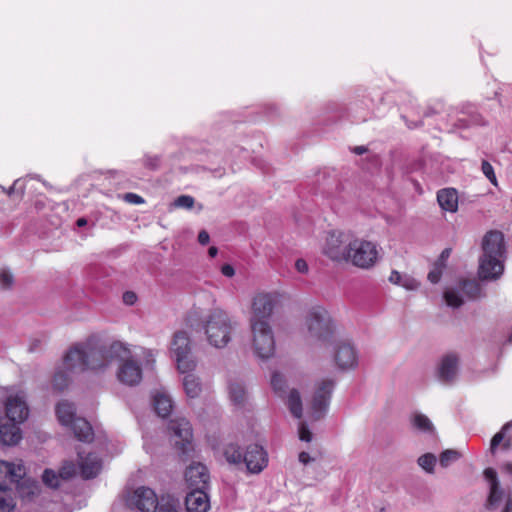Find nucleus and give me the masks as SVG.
<instances>
[{"label":"nucleus","instance_id":"1","mask_svg":"<svg viewBox=\"0 0 512 512\" xmlns=\"http://www.w3.org/2000/svg\"><path fill=\"white\" fill-rule=\"evenodd\" d=\"M129 348L120 341L104 344L97 336H90L85 341L72 346L64 356L65 368L73 373L84 371L104 372L116 359H124Z\"/></svg>","mask_w":512,"mask_h":512},{"label":"nucleus","instance_id":"2","mask_svg":"<svg viewBox=\"0 0 512 512\" xmlns=\"http://www.w3.org/2000/svg\"><path fill=\"white\" fill-rule=\"evenodd\" d=\"M506 249L504 236L499 231H489L482 240V255L479 258L478 275L481 280L495 281L504 272Z\"/></svg>","mask_w":512,"mask_h":512},{"label":"nucleus","instance_id":"3","mask_svg":"<svg viewBox=\"0 0 512 512\" xmlns=\"http://www.w3.org/2000/svg\"><path fill=\"white\" fill-rule=\"evenodd\" d=\"M235 323L228 313L222 309L215 308L205 317L203 330L207 342L215 348H224L232 337Z\"/></svg>","mask_w":512,"mask_h":512},{"label":"nucleus","instance_id":"4","mask_svg":"<svg viewBox=\"0 0 512 512\" xmlns=\"http://www.w3.org/2000/svg\"><path fill=\"white\" fill-rule=\"evenodd\" d=\"M307 337L313 342L329 343L335 333V323L329 312L322 306H315L308 310L305 316Z\"/></svg>","mask_w":512,"mask_h":512},{"label":"nucleus","instance_id":"5","mask_svg":"<svg viewBox=\"0 0 512 512\" xmlns=\"http://www.w3.org/2000/svg\"><path fill=\"white\" fill-rule=\"evenodd\" d=\"M380 251L381 249L375 242L353 237L346 263L360 269H370L380 259Z\"/></svg>","mask_w":512,"mask_h":512},{"label":"nucleus","instance_id":"6","mask_svg":"<svg viewBox=\"0 0 512 512\" xmlns=\"http://www.w3.org/2000/svg\"><path fill=\"white\" fill-rule=\"evenodd\" d=\"M56 416L63 426H70L75 437L79 441L90 442L93 440V429L90 423L81 417L75 416L73 403L61 401L56 406Z\"/></svg>","mask_w":512,"mask_h":512},{"label":"nucleus","instance_id":"7","mask_svg":"<svg viewBox=\"0 0 512 512\" xmlns=\"http://www.w3.org/2000/svg\"><path fill=\"white\" fill-rule=\"evenodd\" d=\"M170 353L175 359L180 373L192 372L197 366L192 355V342L187 331L178 330L173 334L170 343Z\"/></svg>","mask_w":512,"mask_h":512},{"label":"nucleus","instance_id":"8","mask_svg":"<svg viewBox=\"0 0 512 512\" xmlns=\"http://www.w3.org/2000/svg\"><path fill=\"white\" fill-rule=\"evenodd\" d=\"M484 477L489 484V495L486 507L489 510H501V512H512V494L510 490H504L493 468L484 470Z\"/></svg>","mask_w":512,"mask_h":512},{"label":"nucleus","instance_id":"9","mask_svg":"<svg viewBox=\"0 0 512 512\" xmlns=\"http://www.w3.org/2000/svg\"><path fill=\"white\" fill-rule=\"evenodd\" d=\"M251 346L254 354L261 359H268L275 352V338L269 323L250 324Z\"/></svg>","mask_w":512,"mask_h":512},{"label":"nucleus","instance_id":"10","mask_svg":"<svg viewBox=\"0 0 512 512\" xmlns=\"http://www.w3.org/2000/svg\"><path fill=\"white\" fill-rule=\"evenodd\" d=\"M352 238L353 236L343 232H330L322 246V253L333 262L346 263Z\"/></svg>","mask_w":512,"mask_h":512},{"label":"nucleus","instance_id":"11","mask_svg":"<svg viewBox=\"0 0 512 512\" xmlns=\"http://www.w3.org/2000/svg\"><path fill=\"white\" fill-rule=\"evenodd\" d=\"M476 299L482 296V288L475 279L462 280L456 287L447 288L444 299L448 306L458 308L464 303L463 297Z\"/></svg>","mask_w":512,"mask_h":512},{"label":"nucleus","instance_id":"12","mask_svg":"<svg viewBox=\"0 0 512 512\" xmlns=\"http://www.w3.org/2000/svg\"><path fill=\"white\" fill-rule=\"evenodd\" d=\"M4 407L7 419L15 423H23L30 413L27 396L21 390L11 391L6 397Z\"/></svg>","mask_w":512,"mask_h":512},{"label":"nucleus","instance_id":"13","mask_svg":"<svg viewBox=\"0 0 512 512\" xmlns=\"http://www.w3.org/2000/svg\"><path fill=\"white\" fill-rule=\"evenodd\" d=\"M276 303L277 296L275 294H256L252 301L250 324L269 323Z\"/></svg>","mask_w":512,"mask_h":512},{"label":"nucleus","instance_id":"14","mask_svg":"<svg viewBox=\"0 0 512 512\" xmlns=\"http://www.w3.org/2000/svg\"><path fill=\"white\" fill-rule=\"evenodd\" d=\"M168 430L171 434V440L180 453L186 454L190 451L192 441V427L185 418L174 419L170 421Z\"/></svg>","mask_w":512,"mask_h":512},{"label":"nucleus","instance_id":"15","mask_svg":"<svg viewBox=\"0 0 512 512\" xmlns=\"http://www.w3.org/2000/svg\"><path fill=\"white\" fill-rule=\"evenodd\" d=\"M130 508L137 509L141 512H155L159 501L156 493L148 487H138L126 499Z\"/></svg>","mask_w":512,"mask_h":512},{"label":"nucleus","instance_id":"16","mask_svg":"<svg viewBox=\"0 0 512 512\" xmlns=\"http://www.w3.org/2000/svg\"><path fill=\"white\" fill-rule=\"evenodd\" d=\"M119 362L117 369L118 380L128 386L138 385L142 380L140 364L131 356V352L124 359H116Z\"/></svg>","mask_w":512,"mask_h":512},{"label":"nucleus","instance_id":"17","mask_svg":"<svg viewBox=\"0 0 512 512\" xmlns=\"http://www.w3.org/2000/svg\"><path fill=\"white\" fill-rule=\"evenodd\" d=\"M334 388V381L326 379L321 381L312 400V416L318 420L322 418L328 408L331 393Z\"/></svg>","mask_w":512,"mask_h":512},{"label":"nucleus","instance_id":"18","mask_svg":"<svg viewBox=\"0 0 512 512\" xmlns=\"http://www.w3.org/2000/svg\"><path fill=\"white\" fill-rule=\"evenodd\" d=\"M268 463L267 453L258 444H251L247 447L243 464L250 473H260Z\"/></svg>","mask_w":512,"mask_h":512},{"label":"nucleus","instance_id":"19","mask_svg":"<svg viewBox=\"0 0 512 512\" xmlns=\"http://www.w3.org/2000/svg\"><path fill=\"white\" fill-rule=\"evenodd\" d=\"M334 360L338 368L342 370L353 369L358 364V354L353 345L341 341L336 345Z\"/></svg>","mask_w":512,"mask_h":512},{"label":"nucleus","instance_id":"20","mask_svg":"<svg viewBox=\"0 0 512 512\" xmlns=\"http://www.w3.org/2000/svg\"><path fill=\"white\" fill-rule=\"evenodd\" d=\"M185 479L190 489L209 488L210 475L207 467L193 462L185 472Z\"/></svg>","mask_w":512,"mask_h":512},{"label":"nucleus","instance_id":"21","mask_svg":"<svg viewBox=\"0 0 512 512\" xmlns=\"http://www.w3.org/2000/svg\"><path fill=\"white\" fill-rule=\"evenodd\" d=\"M459 357L456 353H447L439 361L437 367L438 378L445 383L453 382L458 374Z\"/></svg>","mask_w":512,"mask_h":512},{"label":"nucleus","instance_id":"22","mask_svg":"<svg viewBox=\"0 0 512 512\" xmlns=\"http://www.w3.org/2000/svg\"><path fill=\"white\" fill-rule=\"evenodd\" d=\"M209 488L190 489L185 499L188 512H207L210 501L207 494Z\"/></svg>","mask_w":512,"mask_h":512},{"label":"nucleus","instance_id":"23","mask_svg":"<svg viewBox=\"0 0 512 512\" xmlns=\"http://www.w3.org/2000/svg\"><path fill=\"white\" fill-rule=\"evenodd\" d=\"M449 121L459 129L482 123L481 116L471 106L454 111L449 115Z\"/></svg>","mask_w":512,"mask_h":512},{"label":"nucleus","instance_id":"24","mask_svg":"<svg viewBox=\"0 0 512 512\" xmlns=\"http://www.w3.org/2000/svg\"><path fill=\"white\" fill-rule=\"evenodd\" d=\"M79 469L81 475L84 479H91L96 477L101 468L102 463L101 460L97 457V455L93 453L87 454L85 457L79 452Z\"/></svg>","mask_w":512,"mask_h":512},{"label":"nucleus","instance_id":"25","mask_svg":"<svg viewBox=\"0 0 512 512\" xmlns=\"http://www.w3.org/2000/svg\"><path fill=\"white\" fill-rule=\"evenodd\" d=\"M20 423L0 420V442L4 445H16L21 439Z\"/></svg>","mask_w":512,"mask_h":512},{"label":"nucleus","instance_id":"26","mask_svg":"<svg viewBox=\"0 0 512 512\" xmlns=\"http://www.w3.org/2000/svg\"><path fill=\"white\" fill-rule=\"evenodd\" d=\"M437 201L445 211L453 213L458 209V194L454 188H445L438 191Z\"/></svg>","mask_w":512,"mask_h":512},{"label":"nucleus","instance_id":"27","mask_svg":"<svg viewBox=\"0 0 512 512\" xmlns=\"http://www.w3.org/2000/svg\"><path fill=\"white\" fill-rule=\"evenodd\" d=\"M153 406L158 416L167 417L173 407L171 397L164 391H156L153 393Z\"/></svg>","mask_w":512,"mask_h":512},{"label":"nucleus","instance_id":"28","mask_svg":"<svg viewBox=\"0 0 512 512\" xmlns=\"http://www.w3.org/2000/svg\"><path fill=\"white\" fill-rule=\"evenodd\" d=\"M182 384L186 396L190 399L197 398L202 392L200 379L191 372H186Z\"/></svg>","mask_w":512,"mask_h":512},{"label":"nucleus","instance_id":"29","mask_svg":"<svg viewBox=\"0 0 512 512\" xmlns=\"http://www.w3.org/2000/svg\"><path fill=\"white\" fill-rule=\"evenodd\" d=\"M389 281L393 284L404 287L407 290H416L419 287L417 280L409 275H402L396 270H393L389 276Z\"/></svg>","mask_w":512,"mask_h":512},{"label":"nucleus","instance_id":"30","mask_svg":"<svg viewBox=\"0 0 512 512\" xmlns=\"http://www.w3.org/2000/svg\"><path fill=\"white\" fill-rule=\"evenodd\" d=\"M229 396L234 405L242 406L247 396L244 384L240 381H231L229 383Z\"/></svg>","mask_w":512,"mask_h":512},{"label":"nucleus","instance_id":"31","mask_svg":"<svg viewBox=\"0 0 512 512\" xmlns=\"http://www.w3.org/2000/svg\"><path fill=\"white\" fill-rule=\"evenodd\" d=\"M224 456L227 462L234 465L243 464L244 454L237 444L229 443L224 448Z\"/></svg>","mask_w":512,"mask_h":512},{"label":"nucleus","instance_id":"32","mask_svg":"<svg viewBox=\"0 0 512 512\" xmlns=\"http://www.w3.org/2000/svg\"><path fill=\"white\" fill-rule=\"evenodd\" d=\"M62 366V368L56 370L52 381L54 389L58 391L64 390L70 383L69 370L65 368L63 363ZM70 373L72 372L70 371Z\"/></svg>","mask_w":512,"mask_h":512},{"label":"nucleus","instance_id":"33","mask_svg":"<svg viewBox=\"0 0 512 512\" xmlns=\"http://www.w3.org/2000/svg\"><path fill=\"white\" fill-rule=\"evenodd\" d=\"M287 404L291 414L295 418H301L302 416V402L300 394L297 390L292 389L288 395Z\"/></svg>","mask_w":512,"mask_h":512},{"label":"nucleus","instance_id":"34","mask_svg":"<svg viewBox=\"0 0 512 512\" xmlns=\"http://www.w3.org/2000/svg\"><path fill=\"white\" fill-rule=\"evenodd\" d=\"M412 425L422 432H433L434 427L430 419L421 413H415L411 418Z\"/></svg>","mask_w":512,"mask_h":512},{"label":"nucleus","instance_id":"35","mask_svg":"<svg viewBox=\"0 0 512 512\" xmlns=\"http://www.w3.org/2000/svg\"><path fill=\"white\" fill-rule=\"evenodd\" d=\"M414 114L415 117H413V119H409L410 114L401 115L409 129L421 127L423 125V118L430 116L432 112L430 110H426L423 114H421L420 112L416 111Z\"/></svg>","mask_w":512,"mask_h":512},{"label":"nucleus","instance_id":"36","mask_svg":"<svg viewBox=\"0 0 512 512\" xmlns=\"http://www.w3.org/2000/svg\"><path fill=\"white\" fill-rule=\"evenodd\" d=\"M62 480L60 473L52 469H45L42 474L43 483L50 488H58Z\"/></svg>","mask_w":512,"mask_h":512},{"label":"nucleus","instance_id":"37","mask_svg":"<svg viewBox=\"0 0 512 512\" xmlns=\"http://www.w3.org/2000/svg\"><path fill=\"white\" fill-rule=\"evenodd\" d=\"M436 462H437V458L432 453L423 454L417 460L418 465L427 473L434 472V467L436 465Z\"/></svg>","mask_w":512,"mask_h":512},{"label":"nucleus","instance_id":"38","mask_svg":"<svg viewBox=\"0 0 512 512\" xmlns=\"http://www.w3.org/2000/svg\"><path fill=\"white\" fill-rule=\"evenodd\" d=\"M460 458V453L456 450L448 449L440 454V465L442 467H448L453 462Z\"/></svg>","mask_w":512,"mask_h":512},{"label":"nucleus","instance_id":"39","mask_svg":"<svg viewBox=\"0 0 512 512\" xmlns=\"http://www.w3.org/2000/svg\"><path fill=\"white\" fill-rule=\"evenodd\" d=\"M59 473L63 480H68L76 475L77 466L71 461H65L60 468Z\"/></svg>","mask_w":512,"mask_h":512},{"label":"nucleus","instance_id":"40","mask_svg":"<svg viewBox=\"0 0 512 512\" xmlns=\"http://www.w3.org/2000/svg\"><path fill=\"white\" fill-rule=\"evenodd\" d=\"M481 170H482L483 174L486 176V178L490 181V183L493 186L497 187L498 181H497V178H496V175L494 172V168L492 167V165L488 161L483 160L481 163Z\"/></svg>","mask_w":512,"mask_h":512},{"label":"nucleus","instance_id":"41","mask_svg":"<svg viewBox=\"0 0 512 512\" xmlns=\"http://www.w3.org/2000/svg\"><path fill=\"white\" fill-rule=\"evenodd\" d=\"M14 284V277L12 273L6 269H0V287L2 289H10Z\"/></svg>","mask_w":512,"mask_h":512},{"label":"nucleus","instance_id":"42","mask_svg":"<svg viewBox=\"0 0 512 512\" xmlns=\"http://www.w3.org/2000/svg\"><path fill=\"white\" fill-rule=\"evenodd\" d=\"M195 200L192 196L181 195L174 201V206L177 208L191 209L194 206Z\"/></svg>","mask_w":512,"mask_h":512},{"label":"nucleus","instance_id":"43","mask_svg":"<svg viewBox=\"0 0 512 512\" xmlns=\"http://www.w3.org/2000/svg\"><path fill=\"white\" fill-rule=\"evenodd\" d=\"M157 512H179L178 505L174 500L162 501L157 506Z\"/></svg>","mask_w":512,"mask_h":512},{"label":"nucleus","instance_id":"44","mask_svg":"<svg viewBox=\"0 0 512 512\" xmlns=\"http://www.w3.org/2000/svg\"><path fill=\"white\" fill-rule=\"evenodd\" d=\"M285 381L280 373L274 372L271 376V386L275 392L281 393L284 388Z\"/></svg>","mask_w":512,"mask_h":512},{"label":"nucleus","instance_id":"45","mask_svg":"<svg viewBox=\"0 0 512 512\" xmlns=\"http://www.w3.org/2000/svg\"><path fill=\"white\" fill-rule=\"evenodd\" d=\"M509 423L505 424L502 429L497 432L492 440H491V445H490V449L492 452H494V450L496 449V447L502 442V440L504 439V432L505 430L509 427Z\"/></svg>","mask_w":512,"mask_h":512},{"label":"nucleus","instance_id":"46","mask_svg":"<svg viewBox=\"0 0 512 512\" xmlns=\"http://www.w3.org/2000/svg\"><path fill=\"white\" fill-rule=\"evenodd\" d=\"M299 438L301 441L305 442L312 440V433L304 422H301L299 425Z\"/></svg>","mask_w":512,"mask_h":512},{"label":"nucleus","instance_id":"47","mask_svg":"<svg viewBox=\"0 0 512 512\" xmlns=\"http://www.w3.org/2000/svg\"><path fill=\"white\" fill-rule=\"evenodd\" d=\"M1 188L4 192L7 193L8 196H11L16 191L19 192L21 195L24 194V187L21 185V179L15 180L12 186L7 190L2 186Z\"/></svg>","mask_w":512,"mask_h":512},{"label":"nucleus","instance_id":"48","mask_svg":"<svg viewBox=\"0 0 512 512\" xmlns=\"http://www.w3.org/2000/svg\"><path fill=\"white\" fill-rule=\"evenodd\" d=\"M123 199L130 204L139 205L144 203V199L135 193H126Z\"/></svg>","mask_w":512,"mask_h":512},{"label":"nucleus","instance_id":"49","mask_svg":"<svg viewBox=\"0 0 512 512\" xmlns=\"http://www.w3.org/2000/svg\"><path fill=\"white\" fill-rule=\"evenodd\" d=\"M441 275H442V268H441V266H436L433 270H431L428 273V280L431 283L436 284V283H438L440 281Z\"/></svg>","mask_w":512,"mask_h":512},{"label":"nucleus","instance_id":"50","mask_svg":"<svg viewBox=\"0 0 512 512\" xmlns=\"http://www.w3.org/2000/svg\"><path fill=\"white\" fill-rule=\"evenodd\" d=\"M160 159L158 156H145L144 165L149 169L158 168Z\"/></svg>","mask_w":512,"mask_h":512},{"label":"nucleus","instance_id":"51","mask_svg":"<svg viewBox=\"0 0 512 512\" xmlns=\"http://www.w3.org/2000/svg\"><path fill=\"white\" fill-rule=\"evenodd\" d=\"M295 268L299 273H302V274H305L308 272V264L304 259L296 260Z\"/></svg>","mask_w":512,"mask_h":512},{"label":"nucleus","instance_id":"52","mask_svg":"<svg viewBox=\"0 0 512 512\" xmlns=\"http://www.w3.org/2000/svg\"><path fill=\"white\" fill-rule=\"evenodd\" d=\"M14 508V504L6 499H0V512H11Z\"/></svg>","mask_w":512,"mask_h":512},{"label":"nucleus","instance_id":"53","mask_svg":"<svg viewBox=\"0 0 512 512\" xmlns=\"http://www.w3.org/2000/svg\"><path fill=\"white\" fill-rule=\"evenodd\" d=\"M137 300V296L134 292H125L124 295H123V301L127 304V305H133Z\"/></svg>","mask_w":512,"mask_h":512},{"label":"nucleus","instance_id":"54","mask_svg":"<svg viewBox=\"0 0 512 512\" xmlns=\"http://www.w3.org/2000/svg\"><path fill=\"white\" fill-rule=\"evenodd\" d=\"M221 272L226 277H233L235 274V269L230 264H225L221 268Z\"/></svg>","mask_w":512,"mask_h":512},{"label":"nucleus","instance_id":"55","mask_svg":"<svg viewBox=\"0 0 512 512\" xmlns=\"http://www.w3.org/2000/svg\"><path fill=\"white\" fill-rule=\"evenodd\" d=\"M209 240H210V236L209 234L207 233V231L205 230H202L199 232L198 234V241L201 245H206L209 243Z\"/></svg>","mask_w":512,"mask_h":512},{"label":"nucleus","instance_id":"56","mask_svg":"<svg viewBox=\"0 0 512 512\" xmlns=\"http://www.w3.org/2000/svg\"><path fill=\"white\" fill-rule=\"evenodd\" d=\"M501 471L512 477V462L502 464Z\"/></svg>","mask_w":512,"mask_h":512},{"label":"nucleus","instance_id":"57","mask_svg":"<svg viewBox=\"0 0 512 512\" xmlns=\"http://www.w3.org/2000/svg\"><path fill=\"white\" fill-rule=\"evenodd\" d=\"M312 460V458L310 457V455L307 453V452H301L299 454V461L306 465L308 464L310 461Z\"/></svg>","mask_w":512,"mask_h":512},{"label":"nucleus","instance_id":"58","mask_svg":"<svg viewBox=\"0 0 512 512\" xmlns=\"http://www.w3.org/2000/svg\"><path fill=\"white\" fill-rule=\"evenodd\" d=\"M356 154L361 155L367 151V148L364 146H356L353 150Z\"/></svg>","mask_w":512,"mask_h":512},{"label":"nucleus","instance_id":"59","mask_svg":"<svg viewBox=\"0 0 512 512\" xmlns=\"http://www.w3.org/2000/svg\"><path fill=\"white\" fill-rule=\"evenodd\" d=\"M450 255V249H445L442 251L441 255H440V261H445Z\"/></svg>","mask_w":512,"mask_h":512},{"label":"nucleus","instance_id":"60","mask_svg":"<svg viewBox=\"0 0 512 512\" xmlns=\"http://www.w3.org/2000/svg\"><path fill=\"white\" fill-rule=\"evenodd\" d=\"M218 253V249L215 246H211L208 250V254L211 258H214Z\"/></svg>","mask_w":512,"mask_h":512},{"label":"nucleus","instance_id":"61","mask_svg":"<svg viewBox=\"0 0 512 512\" xmlns=\"http://www.w3.org/2000/svg\"><path fill=\"white\" fill-rule=\"evenodd\" d=\"M76 224L78 227H83L87 224V220L85 218H79Z\"/></svg>","mask_w":512,"mask_h":512},{"label":"nucleus","instance_id":"62","mask_svg":"<svg viewBox=\"0 0 512 512\" xmlns=\"http://www.w3.org/2000/svg\"><path fill=\"white\" fill-rule=\"evenodd\" d=\"M269 109H270L271 111H270V112H268V114H269V115H271V116H272V115H274V114L276 113V111H277V107H276V105H274V104H271V105L269 106Z\"/></svg>","mask_w":512,"mask_h":512},{"label":"nucleus","instance_id":"63","mask_svg":"<svg viewBox=\"0 0 512 512\" xmlns=\"http://www.w3.org/2000/svg\"><path fill=\"white\" fill-rule=\"evenodd\" d=\"M509 342H512V334L509 337Z\"/></svg>","mask_w":512,"mask_h":512}]
</instances>
